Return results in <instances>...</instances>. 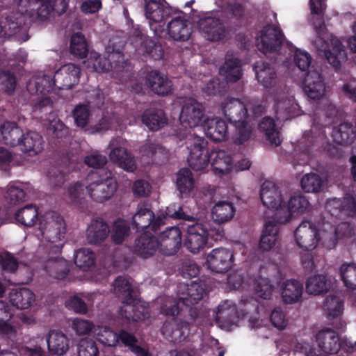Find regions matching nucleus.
Segmentation results:
<instances>
[{"label":"nucleus","instance_id":"nucleus-1","mask_svg":"<svg viewBox=\"0 0 356 356\" xmlns=\"http://www.w3.org/2000/svg\"><path fill=\"white\" fill-rule=\"evenodd\" d=\"M221 109L224 115L234 124L236 130L233 139L235 143L242 144L248 140L252 134L250 111L257 114L261 108H254L251 101L241 102L236 98H227L222 102Z\"/></svg>","mask_w":356,"mask_h":356},{"label":"nucleus","instance_id":"nucleus-2","mask_svg":"<svg viewBox=\"0 0 356 356\" xmlns=\"http://www.w3.org/2000/svg\"><path fill=\"white\" fill-rule=\"evenodd\" d=\"M69 0H18L17 10L33 22H46L54 13H65Z\"/></svg>","mask_w":356,"mask_h":356},{"label":"nucleus","instance_id":"nucleus-3","mask_svg":"<svg viewBox=\"0 0 356 356\" xmlns=\"http://www.w3.org/2000/svg\"><path fill=\"white\" fill-rule=\"evenodd\" d=\"M204 293V284L201 282H192L191 284L181 283L177 286V298L179 303L168 298L161 307V312L165 315L179 314L181 307L180 302L185 305H192L200 300Z\"/></svg>","mask_w":356,"mask_h":356},{"label":"nucleus","instance_id":"nucleus-4","mask_svg":"<svg viewBox=\"0 0 356 356\" xmlns=\"http://www.w3.org/2000/svg\"><path fill=\"white\" fill-rule=\"evenodd\" d=\"M314 44L319 54H323L328 63L338 68L346 60V54L342 42L327 31L318 32Z\"/></svg>","mask_w":356,"mask_h":356},{"label":"nucleus","instance_id":"nucleus-5","mask_svg":"<svg viewBox=\"0 0 356 356\" xmlns=\"http://www.w3.org/2000/svg\"><path fill=\"white\" fill-rule=\"evenodd\" d=\"M207 146V141L202 137L191 136L187 139V161L194 170H204L209 165L211 152Z\"/></svg>","mask_w":356,"mask_h":356},{"label":"nucleus","instance_id":"nucleus-6","mask_svg":"<svg viewBox=\"0 0 356 356\" xmlns=\"http://www.w3.org/2000/svg\"><path fill=\"white\" fill-rule=\"evenodd\" d=\"M39 229L45 240L56 243L65 235V220L58 213L49 211L39 218Z\"/></svg>","mask_w":356,"mask_h":356},{"label":"nucleus","instance_id":"nucleus-7","mask_svg":"<svg viewBox=\"0 0 356 356\" xmlns=\"http://www.w3.org/2000/svg\"><path fill=\"white\" fill-rule=\"evenodd\" d=\"M90 196L98 201H104L111 198L116 191L117 180L111 172L100 170L99 172L90 173Z\"/></svg>","mask_w":356,"mask_h":356},{"label":"nucleus","instance_id":"nucleus-8","mask_svg":"<svg viewBox=\"0 0 356 356\" xmlns=\"http://www.w3.org/2000/svg\"><path fill=\"white\" fill-rule=\"evenodd\" d=\"M260 197L263 204L275 212V218L280 222L286 193L280 190L274 183L265 181L261 188Z\"/></svg>","mask_w":356,"mask_h":356},{"label":"nucleus","instance_id":"nucleus-9","mask_svg":"<svg viewBox=\"0 0 356 356\" xmlns=\"http://www.w3.org/2000/svg\"><path fill=\"white\" fill-rule=\"evenodd\" d=\"M273 108L277 118L282 121L290 120L302 113L294 95L283 92L275 95Z\"/></svg>","mask_w":356,"mask_h":356},{"label":"nucleus","instance_id":"nucleus-10","mask_svg":"<svg viewBox=\"0 0 356 356\" xmlns=\"http://www.w3.org/2000/svg\"><path fill=\"white\" fill-rule=\"evenodd\" d=\"M318 228L309 220L302 221L294 232V241L303 250H313L318 245Z\"/></svg>","mask_w":356,"mask_h":356},{"label":"nucleus","instance_id":"nucleus-11","mask_svg":"<svg viewBox=\"0 0 356 356\" xmlns=\"http://www.w3.org/2000/svg\"><path fill=\"white\" fill-rule=\"evenodd\" d=\"M208 237L209 231L205 225L200 222L190 224L187 226L184 245L192 253H198L206 247Z\"/></svg>","mask_w":356,"mask_h":356},{"label":"nucleus","instance_id":"nucleus-12","mask_svg":"<svg viewBox=\"0 0 356 356\" xmlns=\"http://www.w3.org/2000/svg\"><path fill=\"white\" fill-rule=\"evenodd\" d=\"M204 107L194 99H187L183 105L179 116L184 127L193 128L204 124Z\"/></svg>","mask_w":356,"mask_h":356},{"label":"nucleus","instance_id":"nucleus-13","mask_svg":"<svg viewBox=\"0 0 356 356\" xmlns=\"http://www.w3.org/2000/svg\"><path fill=\"white\" fill-rule=\"evenodd\" d=\"M145 14L151 29L156 31L160 24L169 17L168 4L165 0H145Z\"/></svg>","mask_w":356,"mask_h":356},{"label":"nucleus","instance_id":"nucleus-14","mask_svg":"<svg viewBox=\"0 0 356 356\" xmlns=\"http://www.w3.org/2000/svg\"><path fill=\"white\" fill-rule=\"evenodd\" d=\"M234 255L227 248L213 249L207 256V266L211 271L222 273L227 271L232 266Z\"/></svg>","mask_w":356,"mask_h":356},{"label":"nucleus","instance_id":"nucleus-15","mask_svg":"<svg viewBox=\"0 0 356 356\" xmlns=\"http://www.w3.org/2000/svg\"><path fill=\"white\" fill-rule=\"evenodd\" d=\"M283 42L281 31L274 26H266L256 39L258 49L264 54L276 51Z\"/></svg>","mask_w":356,"mask_h":356},{"label":"nucleus","instance_id":"nucleus-16","mask_svg":"<svg viewBox=\"0 0 356 356\" xmlns=\"http://www.w3.org/2000/svg\"><path fill=\"white\" fill-rule=\"evenodd\" d=\"M302 89L312 99H320L325 95L326 86L321 74L315 70H309L302 82Z\"/></svg>","mask_w":356,"mask_h":356},{"label":"nucleus","instance_id":"nucleus-17","mask_svg":"<svg viewBox=\"0 0 356 356\" xmlns=\"http://www.w3.org/2000/svg\"><path fill=\"white\" fill-rule=\"evenodd\" d=\"M325 209L332 216L339 218L353 217L356 215V202L350 196L343 199L332 198L327 200Z\"/></svg>","mask_w":356,"mask_h":356},{"label":"nucleus","instance_id":"nucleus-18","mask_svg":"<svg viewBox=\"0 0 356 356\" xmlns=\"http://www.w3.org/2000/svg\"><path fill=\"white\" fill-rule=\"evenodd\" d=\"M216 321L222 329L232 330L238 325L241 318L238 315L236 306L229 301H225L218 307Z\"/></svg>","mask_w":356,"mask_h":356},{"label":"nucleus","instance_id":"nucleus-19","mask_svg":"<svg viewBox=\"0 0 356 356\" xmlns=\"http://www.w3.org/2000/svg\"><path fill=\"white\" fill-rule=\"evenodd\" d=\"M157 238L159 241L160 252L165 254H174L181 245V232L177 227L166 229L157 236Z\"/></svg>","mask_w":356,"mask_h":356},{"label":"nucleus","instance_id":"nucleus-20","mask_svg":"<svg viewBox=\"0 0 356 356\" xmlns=\"http://www.w3.org/2000/svg\"><path fill=\"white\" fill-rule=\"evenodd\" d=\"M281 277L276 280L280 285V293L285 304H294L300 300L303 293V286L298 280L291 279L281 282Z\"/></svg>","mask_w":356,"mask_h":356},{"label":"nucleus","instance_id":"nucleus-21","mask_svg":"<svg viewBox=\"0 0 356 356\" xmlns=\"http://www.w3.org/2000/svg\"><path fill=\"white\" fill-rule=\"evenodd\" d=\"M80 68L72 63L62 66L54 73V78L56 85L60 88H71L77 84L80 78Z\"/></svg>","mask_w":356,"mask_h":356},{"label":"nucleus","instance_id":"nucleus-22","mask_svg":"<svg viewBox=\"0 0 356 356\" xmlns=\"http://www.w3.org/2000/svg\"><path fill=\"white\" fill-rule=\"evenodd\" d=\"M188 323L177 318H172L165 322L162 327L163 337L171 342L183 341L188 335Z\"/></svg>","mask_w":356,"mask_h":356},{"label":"nucleus","instance_id":"nucleus-23","mask_svg":"<svg viewBox=\"0 0 356 356\" xmlns=\"http://www.w3.org/2000/svg\"><path fill=\"white\" fill-rule=\"evenodd\" d=\"M209 164L214 174L220 177L230 173L234 166L231 155L222 149H214L211 152Z\"/></svg>","mask_w":356,"mask_h":356},{"label":"nucleus","instance_id":"nucleus-24","mask_svg":"<svg viewBox=\"0 0 356 356\" xmlns=\"http://www.w3.org/2000/svg\"><path fill=\"white\" fill-rule=\"evenodd\" d=\"M120 314L128 320L138 321L147 318L149 316V312L146 303L141 301L127 300L122 303Z\"/></svg>","mask_w":356,"mask_h":356},{"label":"nucleus","instance_id":"nucleus-25","mask_svg":"<svg viewBox=\"0 0 356 356\" xmlns=\"http://www.w3.org/2000/svg\"><path fill=\"white\" fill-rule=\"evenodd\" d=\"M197 26L203 36L209 40L217 41L224 35L225 29L218 18L206 17L201 18Z\"/></svg>","mask_w":356,"mask_h":356},{"label":"nucleus","instance_id":"nucleus-26","mask_svg":"<svg viewBox=\"0 0 356 356\" xmlns=\"http://www.w3.org/2000/svg\"><path fill=\"white\" fill-rule=\"evenodd\" d=\"M309 202L303 195H295L286 202L285 200L279 223H286L292 215L300 214L309 209Z\"/></svg>","mask_w":356,"mask_h":356},{"label":"nucleus","instance_id":"nucleus-27","mask_svg":"<svg viewBox=\"0 0 356 356\" xmlns=\"http://www.w3.org/2000/svg\"><path fill=\"white\" fill-rule=\"evenodd\" d=\"M48 350L54 355L62 356L70 348V339L61 331L50 330L47 336Z\"/></svg>","mask_w":356,"mask_h":356},{"label":"nucleus","instance_id":"nucleus-28","mask_svg":"<svg viewBox=\"0 0 356 356\" xmlns=\"http://www.w3.org/2000/svg\"><path fill=\"white\" fill-rule=\"evenodd\" d=\"M124 44V38L118 34H115L110 38L106 47V52L108 55V60L113 62L115 67L120 66V64L122 65V67H125L127 65L122 54Z\"/></svg>","mask_w":356,"mask_h":356},{"label":"nucleus","instance_id":"nucleus-29","mask_svg":"<svg viewBox=\"0 0 356 356\" xmlns=\"http://www.w3.org/2000/svg\"><path fill=\"white\" fill-rule=\"evenodd\" d=\"M145 83L151 91L158 95H165L172 91L171 81L157 71H151L147 74Z\"/></svg>","mask_w":356,"mask_h":356},{"label":"nucleus","instance_id":"nucleus-30","mask_svg":"<svg viewBox=\"0 0 356 356\" xmlns=\"http://www.w3.org/2000/svg\"><path fill=\"white\" fill-rule=\"evenodd\" d=\"M254 68L258 82L264 88H273L277 85V73L271 65L264 61H258Z\"/></svg>","mask_w":356,"mask_h":356},{"label":"nucleus","instance_id":"nucleus-31","mask_svg":"<svg viewBox=\"0 0 356 356\" xmlns=\"http://www.w3.org/2000/svg\"><path fill=\"white\" fill-rule=\"evenodd\" d=\"M203 129L206 135L213 140H225L228 134L227 123L218 118L205 119Z\"/></svg>","mask_w":356,"mask_h":356},{"label":"nucleus","instance_id":"nucleus-32","mask_svg":"<svg viewBox=\"0 0 356 356\" xmlns=\"http://www.w3.org/2000/svg\"><path fill=\"white\" fill-rule=\"evenodd\" d=\"M56 86L54 76L43 74L32 77L27 84V90L32 94L46 95Z\"/></svg>","mask_w":356,"mask_h":356},{"label":"nucleus","instance_id":"nucleus-33","mask_svg":"<svg viewBox=\"0 0 356 356\" xmlns=\"http://www.w3.org/2000/svg\"><path fill=\"white\" fill-rule=\"evenodd\" d=\"M135 250L142 257H149L160 251L159 239L149 233H144L136 240Z\"/></svg>","mask_w":356,"mask_h":356},{"label":"nucleus","instance_id":"nucleus-34","mask_svg":"<svg viewBox=\"0 0 356 356\" xmlns=\"http://www.w3.org/2000/svg\"><path fill=\"white\" fill-rule=\"evenodd\" d=\"M319 348L325 353H335L339 349L337 334L331 329H323L316 335Z\"/></svg>","mask_w":356,"mask_h":356},{"label":"nucleus","instance_id":"nucleus-35","mask_svg":"<svg viewBox=\"0 0 356 356\" xmlns=\"http://www.w3.org/2000/svg\"><path fill=\"white\" fill-rule=\"evenodd\" d=\"M168 33L174 40L185 41L191 35V30L187 21L182 17L172 19L167 26Z\"/></svg>","mask_w":356,"mask_h":356},{"label":"nucleus","instance_id":"nucleus-36","mask_svg":"<svg viewBox=\"0 0 356 356\" xmlns=\"http://www.w3.org/2000/svg\"><path fill=\"white\" fill-rule=\"evenodd\" d=\"M220 74L228 82H236L240 79L242 76L240 60L227 55L225 63L220 68Z\"/></svg>","mask_w":356,"mask_h":356},{"label":"nucleus","instance_id":"nucleus-37","mask_svg":"<svg viewBox=\"0 0 356 356\" xmlns=\"http://www.w3.org/2000/svg\"><path fill=\"white\" fill-rule=\"evenodd\" d=\"M43 139L41 135L35 131H28L23 135L20 142L22 150L30 156L36 155L43 149Z\"/></svg>","mask_w":356,"mask_h":356},{"label":"nucleus","instance_id":"nucleus-38","mask_svg":"<svg viewBox=\"0 0 356 356\" xmlns=\"http://www.w3.org/2000/svg\"><path fill=\"white\" fill-rule=\"evenodd\" d=\"M318 244L328 250L336 247L340 239L336 227L331 223L325 222L318 229Z\"/></svg>","mask_w":356,"mask_h":356},{"label":"nucleus","instance_id":"nucleus-39","mask_svg":"<svg viewBox=\"0 0 356 356\" xmlns=\"http://www.w3.org/2000/svg\"><path fill=\"white\" fill-rule=\"evenodd\" d=\"M235 213L233 204L228 201H220L214 204L211 209V217L218 224L232 220Z\"/></svg>","mask_w":356,"mask_h":356},{"label":"nucleus","instance_id":"nucleus-40","mask_svg":"<svg viewBox=\"0 0 356 356\" xmlns=\"http://www.w3.org/2000/svg\"><path fill=\"white\" fill-rule=\"evenodd\" d=\"M278 227L273 221H267L264 227L259 247L263 251L271 250L277 241Z\"/></svg>","mask_w":356,"mask_h":356},{"label":"nucleus","instance_id":"nucleus-41","mask_svg":"<svg viewBox=\"0 0 356 356\" xmlns=\"http://www.w3.org/2000/svg\"><path fill=\"white\" fill-rule=\"evenodd\" d=\"M2 138L6 145L15 147L20 144L23 138L22 130L15 122H6L0 128Z\"/></svg>","mask_w":356,"mask_h":356},{"label":"nucleus","instance_id":"nucleus-42","mask_svg":"<svg viewBox=\"0 0 356 356\" xmlns=\"http://www.w3.org/2000/svg\"><path fill=\"white\" fill-rule=\"evenodd\" d=\"M136 45L140 43L139 50L147 53L154 60H159L163 56V51L160 44L154 42L152 39L146 37L143 34L136 37L134 39Z\"/></svg>","mask_w":356,"mask_h":356},{"label":"nucleus","instance_id":"nucleus-43","mask_svg":"<svg viewBox=\"0 0 356 356\" xmlns=\"http://www.w3.org/2000/svg\"><path fill=\"white\" fill-rule=\"evenodd\" d=\"M259 127L260 130L265 134L267 140L271 145L278 146L280 145L282 142L280 132L273 118H264L259 122Z\"/></svg>","mask_w":356,"mask_h":356},{"label":"nucleus","instance_id":"nucleus-44","mask_svg":"<svg viewBox=\"0 0 356 356\" xmlns=\"http://www.w3.org/2000/svg\"><path fill=\"white\" fill-rule=\"evenodd\" d=\"M23 29L22 20L14 15L7 16L0 21V38H9Z\"/></svg>","mask_w":356,"mask_h":356},{"label":"nucleus","instance_id":"nucleus-45","mask_svg":"<svg viewBox=\"0 0 356 356\" xmlns=\"http://www.w3.org/2000/svg\"><path fill=\"white\" fill-rule=\"evenodd\" d=\"M330 287V282L323 275H315L309 277L305 284L307 293L318 296L326 293Z\"/></svg>","mask_w":356,"mask_h":356},{"label":"nucleus","instance_id":"nucleus-46","mask_svg":"<svg viewBox=\"0 0 356 356\" xmlns=\"http://www.w3.org/2000/svg\"><path fill=\"white\" fill-rule=\"evenodd\" d=\"M10 302L17 309H24L29 308L34 301L35 295L29 289L23 288L13 291L10 293Z\"/></svg>","mask_w":356,"mask_h":356},{"label":"nucleus","instance_id":"nucleus-47","mask_svg":"<svg viewBox=\"0 0 356 356\" xmlns=\"http://www.w3.org/2000/svg\"><path fill=\"white\" fill-rule=\"evenodd\" d=\"M15 218L21 225L31 227L40 217L38 218V211L35 205L31 204L18 210L15 214Z\"/></svg>","mask_w":356,"mask_h":356},{"label":"nucleus","instance_id":"nucleus-48","mask_svg":"<svg viewBox=\"0 0 356 356\" xmlns=\"http://www.w3.org/2000/svg\"><path fill=\"white\" fill-rule=\"evenodd\" d=\"M44 269L50 276L60 280H65L70 272L65 262L60 261L58 257L49 259L44 264Z\"/></svg>","mask_w":356,"mask_h":356},{"label":"nucleus","instance_id":"nucleus-49","mask_svg":"<svg viewBox=\"0 0 356 356\" xmlns=\"http://www.w3.org/2000/svg\"><path fill=\"white\" fill-rule=\"evenodd\" d=\"M195 181L192 172L187 168L181 169L177 175V187L181 197H187L194 188Z\"/></svg>","mask_w":356,"mask_h":356},{"label":"nucleus","instance_id":"nucleus-50","mask_svg":"<svg viewBox=\"0 0 356 356\" xmlns=\"http://www.w3.org/2000/svg\"><path fill=\"white\" fill-rule=\"evenodd\" d=\"M343 300L337 296H328L323 303V309L328 319L339 317L343 312Z\"/></svg>","mask_w":356,"mask_h":356},{"label":"nucleus","instance_id":"nucleus-51","mask_svg":"<svg viewBox=\"0 0 356 356\" xmlns=\"http://www.w3.org/2000/svg\"><path fill=\"white\" fill-rule=\"evenodd\" d=\"M143 122L152 131H157L164 126L166 119L161 110L147 111L143 115Z\"/></svg>","mask_w":356,"mask_h":356},{"label":"nucleus","instance_id":"nucleus-52","mask_svg":"<svg viewBox=\"0 0 356 356\" xmlns=\"http://www.w3.org/2000/svg\"><path fill=\"white\" fill-rule=\"evenodd\" d=\"M110 232L108 226L102 219L93 220L90 223V243H98L106 239Z\"/></svg>","mask_w":356,"mask_h":356},{"label":"nucleus","instance_id":"nucleus-53","mask_svg":"<svg viewBox=\"0 0 356 356\" xmlns=\"http://www.w3.org/2000/svg\"><path fill=\"white\" fill-rule=\"evenodd\" d=\"M13 316V307L6 302L0 300V333L9 334L15 332L8 321Z\"/></svg>","mask_w":356,"mask_h":356},{"label":"nucleus","instance_id":"nucleus-54","mask_svg":"<svg viewBox=\"0 0 356 356\" xmlns=\"http://www.w3.org/2000/svg\"><path fill=\"white\" fill-rule=\"evenodd\" d=\"M93 334L94 337H96L102 343L113 346H115L119 340L121 341L120 334L118 335L115 332L106 328V327H97L92 328L90 326V334Z\"/></svg>","mask_w":356,"mask_h":356},{"label":"nucleus","instance_id":"nucleus-55","mask_svg":"<svg viewBox=\"0 0 356 356\" xmlns=\"http://www.w3.org/2000/svg\"><path fill=\"white\" fill-rule=\"evenodd\" d=\"M153 212L144 204L138 207L133 216V223L137 229H143L151 225L154 219Z\"/></svg>","mask_w":356,"mask_h":356},{"label":"nucleus","instance_id":"nucleus-56","mask_svg":"<svg viewBox=\"0 0 356 356\" xmlns=\"http://www.w3.org/2000/svg\"><path fill=\"white\" fill-rule=\"evenodd\" d=\"M253 288L256 295L263 299H270L275 290L271 281L261 275L254 280Z\"/></svg>","mask_w":356,"mask_h":356},{"label":"nucleus","instance_id":"nucleus-57","mask_svg":"<svg viewBox=\"0 0 356 356\" xmlns=\"http://www.w3.org/2000/svg\"><path fill=\"white\" fill-rule=\"evenodd\" d=\"M339 273L344 285L350 289H356V264L343 263L339 268Z\"/></svg>","mask_w":356,"mask_h":356},{"label":"nucleus","instance_id":"nucleus-58","mask_svg":"<svg viewBox=\"0 0 356 356\" xmlns=\"http://www.w3.org/2000/svg\"><path fill=\"white\" fill-rule=\"evenodd\" d=\"M70 52L72 54L83 58L88 52V44L84 36L81 33H74L70 40Z\"/></svg>","mask_w":356,"mask_h":356},{"label":"nucleus","instance_id":"nucleus-59","mask_svg":"<svg viewBox=\"0 0 356 356\" xmlns=\"http://www.w3.org/2000/svg\"><path fill=\"white\" fill-rule=\"evenodd\" d=\"M354 136L353 129L348 123H343L334 129L332 133L334 141L337 144H348Z\"/></svg>","mask_w":356,"mask_h":356},{"label":"nucleus","instance_id":"nucleus-60","mask_svg":"<svg viewBox=\"0 0 356 356\" xmlns=\"http://www.w3.org/2000/svg\"><path fill=\"white\" fill-rule=\"evenodd\" d=\"M302 188L307 193L318 192L323 185V181L320 176L315 173H309L304 175L300 181Z\"/></svg>","mask_w":356,"mask_h":356},{"label":"nucleus","instance_id":"nucleus-61","mask_svg":"<svg viewBox=\"0 0 356 356\" xmlns=\"http://www.w3.org/2000/svg\"><path fill=\"white\" fill-rule=\"evenodd\" d=\"M122 140L120 138H113L108 145L111 149L110 159L117 164L122 162L123 158H126V155L128 154L127 149L122 146Z\"/></svg>","mask_w":356,"mask_h":356},{"label":"nucleus","instance_id":"nucleus-62","mask_svg":"<svg viewBox=\"0 0 356 356\" xmlns=\"http://www.w3.org/2000/svg\"><path fill=\"white\" fill-rule=\"evenodd\" d=\"M94 58L95 60L92 63L93 68L95 71L102 72H107L109 70H115L116 72H121L124 67L120 66L115 67V63L108 60V58H102L100 56H97V54L90 52V60Z\"/></svg>","mask_w":356,"mask_h":356},{"label":"nucleus","instance_id":"nucleus-63","mask_svg":"<svg viewBox=\"0 0 356 356\" xmlns=\"http://www.w3.org/2000/svg\"><path fill=\"white\" fill-rule=\"evenodd\" d=\"M120 339L125 346L130 348L136 356H152L147 349L137 344V341L132 334L122 332H120Z\"/></svg>","mask_w":356,"mask_h":356},{"label":"nucleus","instance_id":"nucleus-64","mask_svg":"<svg viewBox=\"0 0 356 356\" xmlns=\"http://www.w3.org/2000/svg\"><path fill=\"white\" fill-rule=\"evenodd\" d=\"M141 152L147 156L153 157L156 161H163L168 156L167 150L155 144L145 145L141 148Z\"/></svg>","mask_w":356,"mask_h":356}]
</instances>
